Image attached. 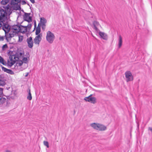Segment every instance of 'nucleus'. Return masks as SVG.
<instances>
[{
    "instance_id": "45",
    "label": "nucleus",
    "mask_w": 152,
    "mask_h": 152,
    "mask_svg": "<svg viewBox=\"0 0 152 152\" xmlns=\"http://www.w3.org/2000/svg\"><path fill=\"white\" fill-rule=\"evenodd\" d=\"M23 30H24V28H23Z\"/></svg>"
},
{
    "instance_id": "41",
    "label": "nucleus",
    "mask_w": 152,
    "mask_h": 152,
    "mask_svg": "<svg viewBox=\"0 0 152 152\" xmlns=\"http://www.w3.org/2000/svg\"><path fill=\"white\" fill-rule=\"evenodd\" d=\"M28 73H26V75H25V77H27V76H28Z\"/></svg>"
},
{
    "instance_id": "19",
    "label": "nucleus",
    "mask_w": 152,
    "mask_h": 152,
    "mask_svg": "<svg viewBox=\"0 0 152 152\" xmlns=\"http://www.w3.org/2000/svg\"><path fill=\"white\" fill-rule=\"evenodd\" d=\"M27 92H28V94L27 97V99L29 100H31L32 99V97L30 89H29L28 90H27Z\"/></svg>"
},
{
    "instance_id": "12",
    "label": "nucleus",
    "mask_w": 152,
    "mask_h": 152,
    "mask_svg": "<svg viewBox=\"0 0 152 152\" xmlns=\"http://www.w3.org/2000/svg\"><path fill=\"white\" fill-rule=\"evenodd\" d=\"M98 33H99L100 36L103 39L106 40H107L108 36L106 34L103 32H101L99 30Z\"/></svg>"
},
{
    "instance_id": "7",
    "label": "nucleus",
    "mask_w": 152,
    "mask_h": 152,
    "mask_svg": "<svg viewBox=\"0 0 152 152\" xmlns=\"http://www.w3.org/2000/svg\"><path fill=\"white\" fill-rule=\"evenodd\" d=\"M7 19H5L4 21H3V24L2 25V28L4 31L5 33L8 32L10 29V26L7 24L5 23Z\"/></svg>"
},
{
    "instance_id": "2",
    "label": "nucleus",
    "mask_w": 152,
    "mask_h": 152,
    "mask_svg": "<svg viewBox=\"0 0 152 152\" xmlns=\"http://www.w3.org/2000/svg\"><path fill=\"white\" fill-rule=\"evenodd\" d=\"M11 29L12 31L15 34L19 32L22 33H25L27 32L26 28L25 27H23V26L21 25H14L12 26Z\"/></svg>"
},
{
    "instance_id": "13",
    "label": "nucleus",
    "mask_w": 152,
    "mask_h": 152,
    "mask_svg": "<svg viewBox=\"0 0 152 152\" xmlns=\"http://www.w3.org/2000/svg\"><path fill=\"white\" fill-rule=\"evenodd\" d=\"M27 41L29 48H32L33 46V44L32 37H30L28 38L27 39Z\"/></svg>"
},
{
    "instance_id": "40",
    "label": "nucleus",
    "mask_w": 152,
    "mask_h": 152,
    "mask_svg": "<svg viewBox=\"0 0 152 152\" xmlns=\"http://www.w3.org/2000/svg\"><path fill=\"white\" fill-rule=\"evenodd\" d=\"M149 130L151 131L152 132V128L151 127H149L148 128Z\"/></svg>"
},
{
    "instance_id": "1",
    "label": "nucleus",
    "mask_w": 152,
    "mask_h": 152,
    "mask_svg": "<svg viewBox=\"0 0 152 152\" xmlns=\"http://www.w3.org/2000/svg\"><path fill=\"white\" fill-rule=\"evenodd\" d=\"M17 50L16 52L9 51L8 52V55L9 56V59L10 62L8 60L7 64L10 67L12 66L15 63L16 61L19 60L20 58L22 57L24 54V51H20V49L22 48H17Z\"/></svg>"
},
{
    "instance_id": "44",
    "label": "nucleus",
    "mask_w": 152,
    "mask_h": 152,
    "mask_svg": "<svg viewBox=\"0 0 152 152\" xmlns=\"http://www.w3.org/2000/svg\"><path fill=\"white\" fill-rule=\"evenodd\" d=\"M2 48V50H5V49H6V48Z\"/></svg>"
},
{
    "instance_id": "22",
    "label": "nucleus",
    "mask_w": 152,
    "mask_h": 152,
    "mask_svg": "<svg viewBox=\"0 0 152 152\" xmlns=\"http://www.w3.org/2000/svg\"><path fill=\"white\" fill-rule=\"evenodd\" d=\"M122 38L121 35L119 36V43H118V46L119 48H120L122 45Z\"/></svg>"
},
{
    "instance_id": "6",
    "label": "nucleus",
    "mask_w": 152,
    "mask_h": 152,
    "mask_svg": "<svg viewBox=\"0 0 152 152\" xmlns=\"http://www.w3.org/2000/svg\"><path fill=\"white\" fill-rule=\"evenodd\" d=\"M6 11L2 9H0V20H5L7 18Z\"/></svg>"
},
{
    "instance_id": "14",
    "label": "nucleus",
    "mask_w": 152,
    "mask_h": 152,
    "mask_svg": "<svg viewBox=\"0 0 152 152\" xmlns=\"http://www.w3.org/2000/svg\"><path fill=\"white\" fill-rule=\"evenodd\" d=\"M94 28L95 30L97 32L99 31V30L98 28L97 27L99 25V23L96 21H94L93 22Z\"/></svg>"
},
{
    "instance_id": "9",
    "label": "nucleus",
    "mask_w": 152,
    "mask_h": 152,
    "mask_svg": "<svg viewBox=\"0 0 152 152\" xmlns=\"http://www.w3.org/2000/svg\"><path fill=\"white\" fill-rule=\"evenodd\" d=\"M30 15L31 13H25L23 15L24 20L28 22V23L32 22V17L30 16Z\"/></svg>"
},
{
    "instance_id": "42",
    "label": "nucleus",
    "mask_w": 152,
    "mask_h": 152,
    "mask_svg": "<svg viewBox=\"0 0 152 152\" xmlns=\"http://www.w3.org/2000/svg\"><path fill=\"white\" fill-rule=\"evenodd\" d=\"M6 152H11V151H9V150H7Z\"/></svg>"
},
{
    "instance_id": "43",
    "label": "nucleus",
    "mask_w": 152,
    "mask_h": 152,
    "mask_svg": "<svg viewBox=\"0 0 152 152\" xmlns=\"http://www.w3.org/2000/svg\"><path fill=\"white\" fill-rule=\"evenodd\" d=\"M34 26L35 27L36 26V22H35L34 23Z\"/></svg>"
},
{
    "instance_id": "29",
    "label": "nucleus",
    "mask_w": 152,
    "mask_h": 152,
    "mask_svg": "<svg viewBox=\"0 0 152 152\" xmlns=\"http://www.w3.org/2000/svg\"><path fill=\"white\" fill-rule=\"evenodd\" d=\"M44 145L46 146L48 148H49V145L48 142L47 141H44L43 142Z\"/></svg>"
},
{
    "instance_id": "3",
    "label": "nucleus",
    "mask_w": 152,
    "mask_h": 152,
    "mask_svg": "<svg viewBox=\"0 0 152 152\" xmlns=\"http://www.w3.org/2000/svg\"><path fill=\"white\" fill-rule=\"evenodd\" d=\"M21 0H11V4L15 10H17L20 8Z\"/></svg>"
},
{
    "instance_id": "32",
    "label": "nucleus",
    "mask_w": 152,
    "mask_h": 152,
    "mask_svg": "<svg viewBox=\"0 0 152 152\" xmlns=\"http://www.w3.org/2000/svg\"><path fill=\"white\" fill-rule=\"evenodd\" d=\"M23 61L25 63H26V62H27V58L26 57H23L22 58Z\"/></svg>"
},
{
    "instance_id": "28",
    "label": "nucleus",
    "mask_w": 152,
    "mask_h": 152,
    "mask_svg": "<svg viewBox=\"0 0 152 152\" xmlns=\"http://www.w3.org/2000/svg\"><path fill=\"white\" fill-rule=\"evenodd\" d=\"M0 66L2 68V69L3 71H4V72H7V70L8 69H7L5 67L3 66L2 65H0Z\"/></svg>"
},
{
    "instance_id": "18",
    "label": "nucleus",
    "mask_w": 152,
    "mask_h": 152,
    "mask_svg": "<svg viewBox=\"0 0 152 152\" xmlns=\"http://www.w3.org/2000/svg\"><path fill=\"white\" fill-rule=\"evenodd\" d=\"M99 123H93L90 124V126L92 127L93 128L95 129H96L97 130L98 129V124Z\"/></svg>"
},
{
    "instance_id": "8",
    "label": "nucleus",
    "mask_w": 152,
    "mask_h": 152,
    "mask_svg": "<svg viewBox=\"0 0 152 152\" xmlns=\"http://www.w3.org/2000/svg\"><path fill=\"white\" fill-rule=\"evenodd\" d=\"M125 77L127 82L133 80V77L132 73L130 71H126L125 73Z\"/></svg>"
},
{
    "instance_id": "30",
    "label": "nucleus",
    "mask_w": 152,
    "mask_h": 152,
    "mask_svg": "<svg viewBox=\"0 0 152 152\" xmlns=\"http://www.w3.org/2000/svg\"><path fill=\"white\" fill-rule=\"evenodd\" d=\"M5 38V36L0 35V41H3Z\"/></svg>"
},
{
    "instance_id": "16",
    "label": "nucleus",
    "mask_w": 152,
    "mask_h": 152,
    "mask_svg": "<svg viewBox=\"0 0 152 152\" xmlns=\"http://www.w3.org/2000/svg\"><path fill=\"white\" fill-rule=\"evenodd\" d=\"M23 56H24V55ZM23 56H23L22 57H20V59L18 61H17V62L16 64V66L15 65V68H16V66H17V68L18 66H22L23 64V62L20 60L22 58Z\"/></svg>"
},
{
    "instance_id": "5",
    "label": "nucleus",
    "mask_w": 152,
    "mask_h": 152,
    "mask_svg": "<svg viewBox=\"0 0 152 152\" xmlns=\"http://www.w3.org/2000/svg\"><path fill=\"white\" fill-rule=\"evenodd\" d=\"M92 94H91L88 96L85 97L84 99L86 101L90 102L93 104H95L96 102V98L95 97H92Z\"/></svg>"
},
{
    "instance_id": "31",
    "label": "nucleus",
    "mask_w": 152,
    "mask_h": 152,
    "mask_svg": "<svg viewBox=\"0 0 152 152\" xmlns=\"http://www.w3.org/2000/svg\"><path fill=\"white\" fill-rule=\"evenodd\" d=\"M4 20H0V29L1 28L2 26V25L3 24V21H4Z\"/></svg>"
},
{
    "instance_id": "20",
    "label": "nucleus",
    "mask_w": 152,
    "mask_h": 152,
    "mask_svg": "<svg viewBox=\"0 0 152 152\" xmlns=\"http://www.w3.org/2000/svg\"><path fill=\"white\" fill-rule=\"evenodd\" d=\"M47 22L46 19L44 18H40V24H46Z\"/></svg>"
},
{
    "instance_id": "23",
    "label": "nucleus",
    "mask_w": 152,
    "mask_h": 152,
    "mask_svg": "<svg viewBox=\"0 0 152 152\" xmlns=\"http://www.w3.org/2000/svg\"><path fill=\"white\" fill-rule=\"evenodd\" d=\"M32 23L31 24L29 23L28 24V25L26 26H23V27H25L26 28V29L27 30V31H28V30H29L30 29V28H31V27L32 26Z\"/></svg>"
},
{
    "instance_id": "27",
    "label": "nucleus",
    "mask_w": 152,
    "mask_h": 152,
    "mask_svg": "<svg viewBox=\"0 0 152 152\" xmlns=\"http://www.w3.org/2000/svg\"><path fill=\"white\" fill-rule=\"evenodd\" d=\"M41 31V29L39 28V27L38 28H37L35 34L36 35H38L40 33Z\"/></svg>"
},
{
    "instance_id": "10",
    "label": "nucleus",
    "mask_w": 152,
    "mask_h": 152,
    "mask_svg": "<svg viewBox=\"0 0 152 152\" xmlns=\"http://www.w3.org/2000/svg\"><path fill=\"white\" fill-rule=\"evenodd\" d=\"M3 90V88H0V105L5 103L6 101V99L5 98L1 97Z\"/></svg>"
},
{
    "instance_id": "15",
    "label": "nucleus",
    "mask_w": 152,
    "mask_h": 152,
    "mask_svg": "<svg viewBox=\"0 0 152 152\" xmlns=\"http://www.w3.org/2000/svg\"><path fill=\"white\" fill-rule=\"evenodd\" d=\"M6 81L5 78L0 75V86H4L6 84Z\"/></svg>"
},
{
    "instance_id": "34",
    "label": "nucleus",
    "mask_w": 152,
    "mask_h": 152,
    "mask_svg": "<svg viewBox=\"0 0 152 152\" xmlns=\"http://www.w3.org/2000/svg\"><path fill=\"white\" fill-rule=\"evenodd\" d=\"M23 36H19V41L20 42L21 41L23 40Z\"/></svg>"
},
{
    "instance_id": "17",
    "label": "nucleus",
    "mask_w": 152,
    "mask_h": 152,
    "mask_svg": "<svg viewBox=\"0 0 152 152\" xmlns=\"http://www.w3.org/2000/svg\"><path fill=\"white\" fill-rule=\"evenodd\" d=\"M98 125H99L98 129L97 130L99 131H104L106 130L107 127L105 126L99 124Z\"/></svg>"
},
{
    "instance_id": "26",
    "label": "nucleus",
    "mask_w": 152,
    "mask_h": 152,
    "mask_svg": "<svg viewBox=\"0 0 152 152\" xmlns=\"http://www.w3.org/2000/svg\"><path fill=\"white\" fill-rule=\"evenodd\" d=\"M7 73L12 75L14 74V73L11 70L8 69L7 70Z\"/></svg>"
},
{
    "instance_id": "38",
    "label": "nucleus",
    "mask_w": 152,
    "mask_h": 152,
    "mask_svg": "<svg viewBox=\"0 0 152 152\" xmlns=\"http://www.w3.org/2000/svg\"><path fill=\"white\" fill-rule=\"evenodd\" d=\"M41 26V25L40 24V23H39L38 25L37 28H38L39 27V28L41 29V28H40Z\"/></svg>"
},
{
    "instance_id": "4",
    "label": "nucleus",
    "mask_w": 152,
    "mask_h": 152,
    "mask_svg": "<svg viewBox=\"0 0 152 152\" xmlns=\"http://www.w3.org/2000/svg\"><path fill=\"white\" fill-rule=\"evenodd\" d=\"M55 38L54 34L50 31H48L47 33L46 39L47 41L50 43L53 42Z\"/></svg>"
},
{
    "instance_id": "21",
    "label": "nucleus",
    "mask_w": 152,
    "mask_h": 152,
    "mask_svg": "<svg viewBox=\"0 0 152 152\" xmlns=\"http://www.w3.org/2000/svg\"><path fill=\"white\" fill-rule=\"evenodd\" d=\"M10 34L9 33H8V32L7 33H5V38H6V39L7 41H8V40L9 39L11 38V37H10Z\"/></svg>"
},
{
    "instance_id": "39",
    "label": "nucleus",
    "mask_w": 152,
    "mask_h": 152,
    "mask_svg": "<svg viewBox=\"0 0 152 152\" xmlns=\"http://www.w3.org/2000/svg\"><path fill=\"white\" fill-rule=\"evenodd\" d=\"M30 0L31 1V2L33 4H34L35 3L34 0Z\"/></svg>"
},
{
    "instance_id": "37",
    "label": "nucleus",
    "mask_w": 152,
    "mask_h": 152,
    "mask_svg": "<svg viewBox=\"0 0 152 152\" xmlns=\"http://www.w3.org/2000/svg\"><path fill=\"white\" fill-rule=\"evenodd\" d=\"M7 44H5L4 45L2 48H7Z\"/></svg>"
},
{
    "instance_id": "25",
    "label": "nucleus",
    "mask_w": 152,
    "mask_h": 152,
    "mask_svg": "<svg viewBox=\"0 0 152 152\" xmlns=\"http://www.w3.org/2000/svg\"><path fill=\"white\" fill-rule=\"evenodd\" d=\"M8 2L7 0H2L1 1V4L3 5H5Z\"/></svg>"
},
{
    "instance_id": "35",
    "label": "nucleus",
    "mask_w": 152,
    "mask_h": 152,
    "mask_svg": "<svg viewBox=\"0 0 152 152\" xmlns=\"http://www.w3.org/2000/svg\"><path fill=\"white\" fill-rule=\"evenodd\" d=\"M20 3H21L22 4L24 5L26 4V2L24 0H21Z\"/></svg>"
},
{
    "instance_id": "33",
    "label": "nucleus",
    "mask_w": 152,
    "mask_h": 152,
    "mask_svg": "<svg viewBox=\"0 0 152 152\" xmlns=\"http://www.w3.org/2000/svg\"><path fill=\"white\" fill-rule=\"evenodd\" d=\"M41 26L42 29L43 30H44L45 29L46 24H41Z\"/></svg>"
},
{
    "instance_id": "24",
    "label": "nucleus",
    "mask_w": 152,
    "mask_h": 152,
    "mask_svg": "<svg viewBox=\"0 0 152 152\" xmlns=\"http://www.w3.org/2000/svg\"><path fill=\"white\" fill-rule=\"evenodd\" d=\"M0 62L2 64H3L5 65V63L4 62V59L0 56Z\"/></svg>"
},
{
    "instance_id": "11",
    "label": "nucleus",
    "mask_w": 152,
    "mask_h": 152,
    "mask_svg": "<svg viewBox=\"0 0 152 152\" xmlns=\"http://www.w3.org/2000/svg\"><path fill=\"white\" fill-rule=\"evenodd\" d=\"M42 35L39 34L37 35L34 39V43L36 45H38L39 42H40L41 40V37Z\"/></svg>"
},
{
    "instance_id": "36",
    "label": "nucleus",
    "mask_w": 152,
    "mask_h": 152,
    "mask_svg": "<svg viewBox=\"0 0 152 152\" xmlns=\"http://www.w3.org/2000/svg\"><path fill=\"white\" fill-rule=\"evenodd\" d=\"M9 34H10V37H11V38L12 37H14V34L13 33H9Z\"/></svg>"
}]
</instances>
